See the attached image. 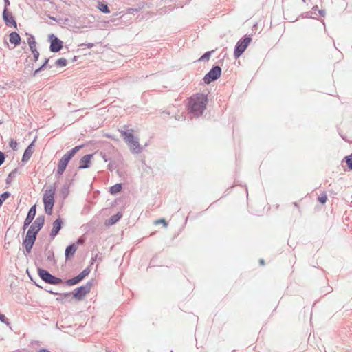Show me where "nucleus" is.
Wrapping results in <instances>:
<instances>
[{"mask_svg": "<svg viewBox=\"0 0 352 352\" xmlns=\"http://www.w3.org/2000/svg\"><path fill=\"white\" fill-rule=\"evenodd\" d=\"M10 196V193L8 191H6L0 195V206H1L3 202Z\"/></svg>", "mask_w": 352, "mask_h": 352, "instance_id": "39", "label": "nucleus"}, {"mask_svg": "<svg viewBox=\"0 0 352 352\" xmlns=\"http://www.w3.org/2000/svg\"><path fill=\"white\" fill-rule=\"evenodd\" d=\"M50 58H45L44 63L40 66V67L43 70L46 67L52 68L53 65L49 64Z\"/></svg>", "mask_w": 352, "mask_h": 352, "instance_id": "44", "label": "nucleus"}, {"mask_svg": "<svg viewBox=\"0 0 352 352\" xmlns=\"http://www.w3.org/2000/svg\"><path fill=\"white\" fill-rule=\"evenodd\" d=\"M69 162V160L63 155L60 160L58 161V166H57V170H56V175L60 176L63 174L65 172L68 164Z\"/></svg>", "mask_w": 352, "mask_h": 352, "instance_id": "10", "label": "nucleus"}, {"mask_svg": "<svg viewBox=\"0 0 352 352\" xmlns=\"http://www.w3.org/2000/svg\"><path fill=\"white\" fill-rule=\"evenodd\" d=\"M66 284L69 286L75 285L80 283L79 280L78 279L77 276H74L70 279H68L65 281Z\"/></svg>", "mask_w": 352, "mask_h": 352, "instance_id": "38", "label": "nucleus"}, {"mask_svg": "<svg viewBox=\"0 0 352 352\" xmlns=\"http://www.w3.org/2000/svg\"><path fill=\"white\" fill-rule=\"evenodd\" d=\"M122 188V184L119 183L116 184L109 188V192L111 195H116L118 192H120Z\"/></svg>", "mask_w": 352, "mask_h": 352, "instance_id": "26", "label": "nucleus"}, {"mask_svg": "<svg viewBox=\"0 0 352 352\" xmlns=\"http://www.w3.org/2000/svg\"><path fill=\"white\" fill-rule=\"evenodd\" d=\"M16 45H12V47H10V45H8V47L10 50H12L14 49Z\"/></svg>", "mask_w": 352, "mask_h": 352, "instance_id": "62", "label": "nucleus"}, {"mask_svg": "<svg viewBox=\"0 0 352 352\" xmlns=\"http://www.w3.org/2000/svg\"><path fill=\"white\" fill-rule=\"evenodd\" d=\"M252 34H245L243 37L241 38L236 44L237 45H247L250 44L252 40Z\"/></svg>", "mask_w": 352, "mask_h": 352, "instance_id": "24", "label": "nucleus"}, {"mask_svg": "<svg viewBox=\"0 0 352 352\" xmlns=\"http://www.w3.org/2000/svg\"><path fill=\"white\" fill-rule=\"evenodd\" d=\"M96 260V256L95 258H91V264H93L94 262Z\"/></svg>", "mask_w": 352, "mask_h": 352, "instance_id": "63", "label": "nucleus"}, {"mask_svg": "<svg viewBox=\"0 0 352 352\" xmlns=\"http://www.w3.org/2000/svg\"><path fill=\"white\" fill-rule=\"evenodd\" d=\"M94 280H89L85 285H81L76 288L72 292H67L63 294L65 298L69 297L71 295L77 300H82L86 294L90 292L92 286L94 285Z\"/></svg>", "mask_w": 352, "mask_h": 352, "instance_id": "3", "label": "nucleus"}, {"mask_svg": "<svg viewBox=\"0 0 352 352\" xmlns=\"http://www.w3.org/2000/svg\"><path fill=\"white\" fill-rule=\"evenodd\" d=\"M25 40L23 41V43L25 44H36L34 36L30 34H25Z\"/></svg>", "mask_w": 352, "mask_h": 352, "instance_id": "31", "label": "nucleus"}, {"mask_svg": "<svg viewBox=\"0 0 352 352\" xmlns=\"http://www.w3.org/2000/svg\"><path fill=\"white\" fill-rule=\"evenodd\" d=\"M98 8L99 10L103 13L108 14L110 12V10L107 3H104L102 2H99Z\"/></svg>", "mask_w": 352, "mask_h": 352, "instance_id": "30", "label": "nucleus"}, {"mask_svg": "<svg viewBox=\"0 0 352 352\" xmlns=\"http://www.w3.org/2000/svg\"><path fill=\"white\" fill-rule=\"evenodd\" d=\"M94 154H87L84 155L79 162L78 169H86L90 167L91 159Z\"/></svg>", "mask_w": 352, "mask_h": 352, "instance_id": "9", "label": "nucleus"}, {"mask_svg": "<svg viewBox=\"0 0 352 352\" xmlns=\"http://www.w3.org/2000/svg\"><path fill=\"white\" fill-rule=\"evenodd\" d=\"M69 193V186L67 184H64L60 190V197L65 199L67 197Z\"/></svg>", "mask_w": 352, "mask_h": 352, "instance_id": "25", "label": "nucleus"}, {"mask_svg": "<svg viewBox=\"0 0 352 352\" xmlns=\"http://www.w3.org/2000/svg\"><path fill=\"white\" fill-rule=\"evenodd\" d=\"M3 19L7 26L16 28L17 24L14 20L12 13L9 12L8 9H3Z\"/></svg>", "mask_w": 352, "mask_h": 352, "instance_id": "8", "label": "nucleus"}, {"mask_svg": "<svg viewBox=\"0 0 352 352\" xmlns=\"http://www.w3.org/2000/svg\"><path fill=\"white\" fill-rule=\"evenodd\" d=\"M9 37H10V42L12 44H20L21 36H19V34L17 32H13L10 33Z\"/></svg>", "mask_w": 352, "mask_h": 352, "instance_id": "23", "label": "nucleus"}, {"mask_svg": "<svg viewBox=\"0 0 352 352\" xmlns=\"http://www.w3.org/2000/svg\"><path fill=\"white\" fill-rule=\"evenodd\" d=\"M41 71H43V69L39 67L38 68H37L36 69L34 70V72L32 73V76H36L39 72H41Z\"/></svg>", "mask_w": 352, "mask_h": 352, "instance_id": "52", "label": "nucleus"}, {"mask_svg": "<svg viewBox=\"0 0 352 352\" xmlns=\"http://www.w3.org/2000/svg\"><path fill=\"white\" fill-rule=\"evenodd\" d=\"M122 217V213L121 212H118L116 214L112 215L108 220L107 224L109 226H112L116 224L120 219Z\"/></svg>", "mask_w": 352, "mask_h": 352, "instance_id": "21", "label": "nucleus"}, {"mask_svg": "<svg viewBox=\"0 0 352 352\" xmlns=\"http://www.w3.org/2000/svg\"><path fill=\"white\" fill-rule=\"evenodd\" d=\"M142 8H143V6H141L138 8H129V12H138Z\"/></svg>", "mask_w": 352, "mask_h": 352, "instance_id": "53", "label": "nucleus"}, {"mask_svg": "<svg viewBox=\"0 0 352 352\" xmlns=\"http://www.w3.org/2000/svg\"><path fill=\"white\" fill-rule=\"evenodd\" d=\"M120 132L124 140L128 144L135 138L133 134L131 132H129L124 130H122Z\"/></svg>", "mask_w": 352, "mask_h": 352, "instance_id": "22", "label": "nucleus"}, {"mask_svg": "<svg viewBox=\"0 0 352 352\" xmlns=\"http://www.w3.org/2000/svg\"><path fill=\"white\" fill-rule=\"evenodd\" d=\"M76 276H77V278H78V279L79 280L80 282H81L85 278V276H83L81 273L78 274Z\"/></svg>", "mask_w": 352, "mask_h": 352, "instance_id": "55", "label": "nucleus"}, {"mask_svg": "<svg viewBox=\"0 0 352 352\" xmlns=\"http://www.w3.org/2000/svg\"><path fill=\"white\" fill-rule=\"evenodd\" d=\"M28 232H30L32 234L34 233L36 236H37L38 233L39 232V231H37L36 228L34 227L32 225L30 226Z\"/></svg>", "mask_w": 352, "mask_h": 352, "instance_id": "47", "label": "nucleus"}, {"mask_svg": "<svg viewBox=\"0 0 352 352\" xmlns=\"http://www.w3.org/2000/svg\"><path fill=\"white\" fill-rule=\"evenodd\" d=\"M248 45H235L234 51V57L237 59L239 58L243 53L246 50Z\"/></svg>", "mask_w": 352, "mask_h": 352, "instance_id": "20", "label": "nucleus"}, {"mask_svg": "<svg viewBox=\"0 0 352 352\" xmlns=\"http://www.w3.org/2000/svg\"><path fill=\"white\" fill-rule=\"evenodd\" d=\"M83 276H85V277L89 275V274L90 273V269L89 267H86L85 269H84L81 272H80Z\"/></svg>", "mask_w": 352, "mask_h": 352, "instance_id": "50", "label": "nucleus"}, {"mask_svg": "<svg viewBox=\"0 0 352 352\" xmlns=\"http://www.w3.org/2000/svg\"><path fill=\"white\" fill-rule=\"evenodd\" d=\"M19 173V170L17 168L14 169L8 176L6 179V184H9L11 183L12 178L15 177L16 175Z\"/></svg>", "mask_w": 352, "mask_h": 352, "instance_id": "34", "label": "nucleus"}, {"mask_svg": "<svg viewBox=\"0 0 352 352\" xmlns=\"http://www.w3.org/2000/svg\"><path fill=\"white\" fill-rule=\"evenodd\" d=\"M36 235L34 233L27 232L25 238L23 240V245L25 250V254H30L33 245L36 240Z\"/></svg>", "mask_w": 352, "mask_h": 352, "instance_id": "5", "label": "nucleus"}, {"mask_svg": "<svg viewBox=\"0 0 352 352\" xmlns=\"http://www.w3.org/2000/svg\"><path fill=\"white\" fill-rule=\"evenodd\" d=\"M49 293L50 294H55V295H63L62 294H60V293H58V292H53V290H47Z\"/></svg>", "mask_w": 352, "mask_h": 352, "instance_id": "59", "label": "nucleus"}, {"mask_svg": "<svg viewBox=\"0 0 352 352\" xmlns=\"http://www.w3.org/2000/svg\"><path fill=\"white\" fill-rule=\"evenodd\" d=\"M77 248L78 247L76 243H72L67 246L65 251V256L67 261L71 259L74 256Z\"/></svg>", "mask_w": 352, "mask_h": 352, "instance_id": "13", "label": "nucleus"}, {"mask_svg": "<svg viewBox=\"0 0 352 352\" xmlns=\"http://www.w3.org/2000/svg\"><path fill=\"white\" fill-rule=\"evenodd\" d=\"M48 42H50V44H63V41L54 34H50L48 36Z\"/></svg>", "mask_w": 352, "mask_h": 352, "instance_id": "27", "label": "nucleus"}, {"mask_svg": "<svg viewBox=\"0 0 352 352\" xmlns=\"http://www.w3.org/2000/svg\"><path fill=\"white\" fill-rule=\"evenodd\" d=\"M6 157V154L0 151V166L4 163Z\"/></svg>", "mask_w": 352, "mask_h": 352, "instance_id": "48", "label": "nucleus"}, {"mask_svg": "<svg viewBox=\"0 0 352 352\" xmlns=\"http://www.w3.org/2000/svg\"><path fill=\"white\" fill-rule=\"evenodd\" d=\"M16 86L14 81H8L4 82L2 85H0V89H13Z\"/></svg>", "mask_w": 352, "mask_h": 352, "instance_id": "28", "label": "nucleus"}, {"mask_svg": "<svg viewBox=\"0 0 352 352\" xmlns=\"http://www.w3.org/2000/svg\"><path fill=\"white\" fill-rule=\"evenodd\" d=\"M294 206H296V207H297V208L298 207V204H297V203H296V202H294Z\"/></svg>", "mask_w": 352, "mask_h": 352, "instance_id": "64", "label": "nucleus"}, {"mask_svg": "<svg viewBox=\"0 0 352 352\" xmlns=\"http://www.w3.org/2000/svg\"><path fill=\"white\" fill-rule=\"evenodd\" d=\"M84 146L83 144L76 146L72 148L70 151H67L64 156L68 159L69 161L72 160V158L75 155V154L82 147Z\"/></svg>", "mask_w": 352, "mask_h": 352, "instance_id": "17", "label": "nucleus"}, {"mask_svg": "<svg viewBox=\"0 0 352 352\" xmlns=\"http://www.w3.org/2000/svg\"><path fill=\"white\" fill-rule=\"evenodd\" d=\"M10 146L12 148V150L16 151L18 149V143L16 140L11 139L9 142Z\"/></svg>", "mask_w": 352, "mask_h": 352, "instance_id": "43", "label": "nucleus"}, {"mask_svg": "<svg viewBox=\"0 0 352 352\" xmlns=\"http://www.w3.org/2000/svg\"><path fill=\"white\" fill-rule=\"evenodd\" d=\"M221 68L219 65H214L210 70L204 76L203 80L206 84H210L220 78Z\"/></svg>", "mask_w": 352, "mask_h": 352, "instance_id": "4", "label": "nucleus"}, {"mask_svg": "<svg viewBox=\"0 0 352 352\" xmlns=\"http://www.w3.org/2000/svg\"><path fill=\"white\" fill-rule=\"evenodd\" d=\"M56 300L61 302V303H64V300L63 298H56Z\"/></svg>", "mask_w": 352, "mask_h": 352, "instance_id": "60", "label": "nucleus"}, {"mask_svg": "<svg viewBox=\"0 0 352 352\" xmlns=\"http://www.w3.org/2000/svg\"><path fill=\"white\" fill-rule=\"evenodd\" d=\"M155 224L162 223L164 227H167V222L164 219H160L155 221Z\"/></svg>", "mask_w": 352, "mask_h": 352, "instance_id": "49", "label": "nucleus"}, {"mask_svg": "<svg viewBox=\"0 0 352 352\" xmlns=\"http://www.w3.org/2000/svg\"><path fill=\"white\" fill-rule=\"evenodd\" d=\"M318 200L320 203L322 204H325L327 200V197L325 194L321 195L320 196L318 197Z\"/></svg>", "mask_w": 352, "mask_h": 352, "instance_id": "45", "label": "nucleus"}, {"mask_svg": "<svg viewBox=\"0 0 352 352\" xmlns=\"http://www.w3.org/2000/svg\"><path fill=\"white\" fill-rule=\"evenodd\" d=\"M84 146L83 144L76 146L72 148L70 151H67L64 156L68 159L69 161L72 160V158L75 155V154L82 147Z\"/></svg>", "mask_w": 352, "mask_h": 352, "instance_id": "18", "label": "nucleus"}, {"mask_svg": "<svg viewBox=\"0 0 352 352\" xmlns=\"http://www.w3.org/2000/svg\"><path fill=\"white\" fill-rule=\"evenodd\" d=\"M208 103L207 96L204 94H197L189 99L188 110L190 113L196 117L201 116Z\"/></svg>", "mask_w": 352, "mask_h": 352, "instance_id": "1", "label": "nucleus"}, {"mask_svg": "<svg viewBox=\"0 0 352 352\" xmlns=\"http://www.w3.org/2000/svg\"><path fill=\"white\" fill-rule=\"evenodd\" d=\"M55 186H50L47 190H45L43 194V201L44 204V210L48 215H52L53 212V208L55 204Z\"/></svg>", "mask_w": 352, "mask_h": 352, "instance_id": "2", "label": "nucleus"}, {"mask_svg": "<svg viewBox=\"0 0 352 352\" xmlns=\"http://www.w3.org/2000/svg\"><path fill=\"white\" fill-rule=\"evenodd\" d=\"M67 64V60L65 58H60L56 60L55 65L59 67H65Z\"/></svg>", "mask_w": 352, "mask_h": 352, "instance_id": "35", "label": "nucleus"}, {"mask_svg": "<svg viewBox=\"0 0 352 352\" xmlns=\"http://www.w3.org/2000/svg\"><path fill=\"white\" fill-rule=\"evenodd\" d=\"M213 52V50L212 51H208L206 52H205L200 58L198 60V61L201 62V61H206V60H208L210 56H211V54L212 52Z\"/></svg>", "mask_w": 352, "mask_h": 352, "instance_id": "40", "label": "nucleus"}, {"mask_svg": "<svg viewBox=\"0 0 352 352\" xmlns=\"http://www.w3.org/2000/svg\"><path fill=\"white\" fill-rule=\"evenodd\" d=\"M116 157L115 156L113 158H112L111 161H109L110 162L107 165V169L110 171H113L115 169L117 168L118 164L116 163Z\"/></svg>", "mask_w": 352, "mask_h": 352, "instance_id": "32", "label": "nucleus"}, {"mask_svg": "<svg viewBox=\"0 0 352 352\" xmlns=\"http://www.w3.org/2000/svg\"><path fill=\"white\" fill-rule=\"evenodd\" d=\"M62 279L53 275L50 284L57 285L62 283Z\"/></svg>", "mask_w": 352, "mask_h": 352, "instance_id": "41", "label": "nucleus"}, {"mask_svg": "<svg viewBox=\"0 0 352 352\" xmlns=\"http://www.w3.org/2000/svg\"><path fill=\"white\" fill-rule=\"evenodd\" d=\"M110 151L107 153L106 152L101 151L100 155L104 160V162L111 161L112 158H113L116 155V151L113 147H109Z\"/></svg>", "mask_w": 352, "mask_h": 352, "instance_id": "15", "label": "nucleus"}, {"mask_svg": "<svg viewBox=\"0 0 352 352\" xmlns=\"http://www.w3.org/2000/svg\"><path fill=\"white\" fill-rule=\"evenodd\" d=\"M54 258V253L52 252H49L47 260L51 261Z\"/></svg>", "mask_w": 352, "mask_h": 352, "instance_id": "56", "label": "nucleus"}, {"mask_svg": "<svg viewBox=\"0 0 352 352\" xmlns=\"http://www.w3.org/2000/svg\"><path fill=\"white\" fill-rule=\"evenodd\" d=\"M64 225V221L62 218H57L52 223V228L50 233V236L54 239L58 235L60 230L63 228Z\"/></svg>", "mask_w": 352, "mask_h": 352, "instance_id": "6", "label": "nucleus"}, {"mask_svg": "<svg viewBox=\"0 0 352 352\" xmlns=\"http://www.w3.org/2000/svg\"><path fill=\"white\" fill-rule=\"evenodd\" d=\"M259 263H260V264H261V265H263L265 264V261H264V259L261 258V259L259 260Z\"/></svg>", "mask_w": 352, "mask_h": 352, "instance_id": "61", "label": "nucleus"}, {"mask_svg": "<svg viewBox=\"0 0 352 352\" xmlns=\"http://www.w3.org/2000/svg\"><path fill=\"white\" fill-rule=\"evenodd\" d=\"M36 205L34 204L30 208V210L28 212V214L26 216V218L25 219V221L23 222V232L27 229V228L29 227L30 223L32 222V221L34 220V219L36 216Z\"/></svg>", "mask_w": 352, "mask_h": 352, "instance_id": "7", "label": "nucleus"}, {"mask_svg": "<svg viewBox=\"0 0 352 352\" xmlns=\"http://www.w3.org/2000/svg\"><path fill=\"white\" fill-rule=\"evenodd\" d=\"M4 1V9L8 8V7L10 6V1L9 0H3Z\"/></svg>", "mask_w": 352, "mask_h": 352, "instance_id": "57", "label": "nucleus"}, {"mask_svg": "<svg viewBox=\"0 0 352 352\" xmlns=\"http://www.w3.org/2000/svg\"><path fill=\"white\" fill-rule=\"evenodd\" d=\"M76 276H77V278H78V279L79 280L80 282H81L85 278V276H83L81 273L78 274Z\"/></svg>", "mask_w": 352, "mask_h": 352, "instance_id": "54", "label": "nucleus"}, {"mask_svg": "<svg viewBox=\"0 0 352 352\" xmlns=\"http://www.w3.org/2000/svg\"><path fill=\"white\" fill-rule=\"evenodd\" d=\"M30 46V50L32 53V55H33V60L34 62H36L39 58V52L36 49V45H29Z\"/></svg>", "mask_w": 352, "mask_h": 352, "instance_id": "29", "label": "nucleus"}, {"mask_svg": "<svg viewBox=\"0 0 352 352\" xmlns=\"http://www.w3.org/2000/svg\"><path fill=\"white\" fill-rule=\"evenodd\" d=\"M84 146L83 144L76 146L72 148L70 151H67L64 156L68 159L69 161L72 160V158L75 155V154L82 147Z\"/></svg>", "mask_w": 352, "mask_h": 352, "instance_id": "19", "label": "nucleus"}, {"mask_svg": "<svg viewBox=\"0 0 352 352\" xmlns=\"http://www.w3.org/2000/svg\"><path fill=\"white\" fill-rule=\"evenodd\" d=\"M34 142V141L32 142L28 146V147L25 148V150L23 153V155L22 156V159H21V162L23 163H26L30 159L31 156L32 155L33 152H34V150H33Z\"/></svg>", "mask_w": 352, "mask_h": 352, "instance_id": "12", "label": "nucleus"}, {"mask_svg": "<svg viewBox=\"0 0 352 352\" xmlns=\"http://www.w3.org/2000/svg\"><path fill=\"white\" fill-rule=\"evenodd\" d=\"M37 272L39 277L46 283L50 284L53 275L50 274L47 270L38 267Z\"/></svg>", "mask_w": 352, "mask_h": 352, "instance_id": "11", "label": "nucleus"}, {"mask_svg": "<svg viewBox=\"0 0 352 352\" xmlns=\"http://www.w3.org/2000/svg\"><path fill=\"white\" fill-rule=\"evenodd\" d=\"M64 45H50V50L52 52H58L63 48Z\"/></svg>", "mask_w": 352, "mask_h": 352, "instance_id": "42", "label": "nucleus"}, {"mask_svg": "<svg viewBox=\"0 0 352 352\" xmlns=\"http://www.w3.org/2000/svg\"><path fill=\"white\" fill-rule=\"evenodd\" d=\"M128 145L130 146L133 153L138 154L142 151V148L140 146L138 138H135Z\"/></svg>", "mask_w": 352, "mask_h": 352, "instance_id": "14", "label": "nucleus"}, {"mask_svg": "<svg viewBox=\"0 0 352 352\" xmlns=\"http://www.w3.org/2000/svg\"><path fill=\"white\" fill-rule=\"evenodd\" d=\"M0 321L7 325L10 324V322L6 316L0 312Z\"/></svg>", "mask_w": 352, "mask_h": 352, "instance_id": "46", "label": "nucleus"}, {"mask_svg": "<svg viewBox=\"0 0 352 352\" xmlns=\"http://www.w3.org/2000/svg\"><path fill=\"white\" fill-rule=\"evenodd\" d=\"M33 68H34V64L32 63H29L28 64H25V68H24V73L25 74H32V71H33Z\"/></svg>", "mask_w": 352, "mask_h": 352, "instance_id": "37", "label": "nucleus"}, {"mask_svg": "<svg viewBox=\"0 0 352 352\" xmlns=\"http://www.w3.org/2000/svg\"><path fill=\"white\" fill-rule=\"evenodd\" d=\"M318 10V7L317 6H315L313 7L312 8V11L311 12H307L305 13V16L306 17H310V18H316L318 14L316 13V11Z\"/></svg>", "mask_w": 352, "mask_h": 352, "instance_id": "33", "label": "nucleus"}, {"mask_svg": "<svg viewBox=\"0 0 352 352\" xmlns=\"http://www.w3.org/2000/svg\"><path fill=\"white\" fill-rule=\"evenodd\" d=\"M85 243V239L83 237H80L78 239V240L76 241V245H82L83 243Z\"/></svg>", "mask_w": 352, "mask_h": 352, "instance_id": "51", "label": "nucleus"}, {"mask_svg": "<svg viewBox=\"0 0 352 352\" xmlns=\"http://www.w3.org/2000/svg\"><path fill=\"white\" fill-rule=\"evenodd\" d=\"M318 14L320 16H324L325 11L324 10H318Z\"/></svg>", "mask_w": 352, "mask_h": 352, "instance_id": "58", "label": "nucleus"}, {"mask_svg": "<svg viewBox=\"0 0 352 352\" xmlns=\"http://www.w3.org/2000/svg\"><path fill=\"white\" fill-rule=\"evenodd\" d=\"M343 161H344L345 163L346 164L348 168L352 170V153L349 155L346 156L344 158Z\"/></svg>", "mask_w": 352, "mask_h": 352, "instance_id": "36", "label": "nucleus"}, {"mask_svg": "<svg viewBox=\"0 0 352 352\" xmlns=\"http://www.w3.org/2000/svg\"><path fill=\"white\" fill-rule=\"evenodd\" d=\"M45 224V216L39 215L35 221L33 222L32 226L36 228L37 231H40Z\"/></svg>", "mask_w": 352, "mask_h": 352, "instance_id": "16", "label": "nucleus"}]
</instances>
